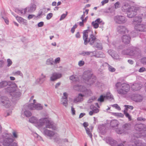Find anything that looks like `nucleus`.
Masks as SVG:
<instances>
[{"mask_svg":"<svg viewBox=\"0 0 146 146\" xmlns=\"http://www.w3.org/2000/svg\"><path fill=\"white\" fill-rule=\"evenodd\" d=\"M29 121L31 123H35V126L38 127L46 123V128H52L54 129H55L56 128V127H53L52 122H50L47 118H42L38 121L36 117H32L29 119Z\"/></svg>","mask_w":146,"mask_h":146,"instance_id":"1","label":"nucleus"},{"mask_svg":"<svg viewBox=\"0 0 146 146\" xmlns=\"http://www.w3.org/2000/svg\"><path fill=\"white\" fill-rule=\"evenodd\" d=\"M83 38L85 44H86L88 42L91 44H93L96 39L95 36L93 34L92 31L90 29L83 31Z\"/></svg>","mask_w":146,"mask_h":146,"instance_id":"2","label":"nucleus"},{"mask_svg":"<svg viewBox=\"0 0 146 146\" xmlns=\"http://www.w3.org/2000/svg\"><path fill=\"white\" fill-rule=\"evenodd\" d=\"M115 86L118 93L120 94H126L130 90V86L127 83L121 84L118 82L116 84Z\"/></svg>","mask_w":146,"mask_h":146,"instance_id":"3","label":"nucleus"},{"mask_svg":"<svg viewBox=\"0 0 146 146\" xmlns=\"http://www.w3.org/2000/svg\"><path fill=\"white\" fill-rule=\"evenodd\" d=\"M83 78L86 83L90 85L93 84L96 79L95 77L91 76L90 73L87 72H84Z\"/></svg>","mask_w":146,"mask_h":146,"instance_id":"4","label":"nucleus"},{"mask_svg":"<svg viewBox=\"0 0 146 146\" xmlns=\"http://www.w3.org/2000/svg\"><path fill=\"white\" fill-rule=\"evenodd\" d=\"M36 102L35 100H33V103L29 105L28 106L30 110H33L36 109L37 110H40L42 109V107L40 104H35Z\"/></svg>","mask_w":146,"mask_h":146,"instance_id":"5","label":"nucleus"},{"mask_svg":"<svg viewBox=\"0 0 146 146\" xmlns=\"http://www.w3.org/2000/svg\"><path fill=\"white\" fill-rule=\"evenodd\" d=\"M138 9L134 7H132L128 9L127 12L128 17L129 18H132L136 15Z\"/></svg>","mask_w":146,"mask_h":146,"instance_id":"6","label":"nucleus"},{"mask_svg":"<svg viewBox=\"0 0 146 146\" xmlns=\"http://www.w3.org/2000/svg\"><path fill=\"white\" fill-rule=\"evenodd\" d=\"M114 20L116 23L119 24H123L126 21L125 17L121 15H117L115 16Z\"/></svg>","mask_w":146,"mask_h":146,"instance_id":"7","label":"nucleus"},{"mask_svg":"<svg viewBox=\"0 0 146 146\" xmlns=\"http://www.w3.org/2000/svg\"><path fill=\"white\" fill-rule=\"evenodd\" d=\"M62 74L60 73L56 72L53 73L52 74L50 78V80L51 81H54L62 77Z\"/></svg>","mask_w":146,"mask_h":146,"instance_id":"8","label":"nucleus"},{"mask_svg":"<svg viewBox=\"0 0 146 146\" xmlns=\"http://www.w3.org/2000/svg\"><path fill=\"white\" fill-rule=\"evenodd\" d=\"M102 23V24H104V23L103 22L101 19L100 18L98 19L95 21H93L92 22V25L95 29H97L99 27V25L100 23Z\"/></svg>","mask_w":146,"mask_h":146,"instance_id":"9","label":"nucleus"},{"mask_svg":"<svg viewBox=\"0 0 146 146\" xmlns=\"http://www.w3.org/2000/svg\"><path fill=\"white\" fill-rule=\"evenodd\" d=\"M135 28L137 31H143L146 30V26L144 25L139 24L135 25Z\"/></svg>","mask_w":146,"mask_h":146,"instance_id":"10","label":"nucleus"},{"mask_svg":"<svg viewBox=\"0 0 146 146\" xmlns=\"http://www.w3.org/2000/svg\"><path fill=\"white\" fill-rule=\"evenodd\" d=\"M141 87V85L140 84L134 83L131 86V89L133 91H136L140 90Z\"/></svg>","mask_w":146,"mask_h":146,"instance_id":"11","label":"nucleus"},{"mask_svg":"<svg viewBox=\"0 0 146 146\" xmlns=\"http://www.w3.org/2000/svg\"><path fill=\"white\" fill-rule=\"evenodd\" d=\"M117 30L118 33L121 34H123L125 33L127 30L125 27L123 26H120L117 27Z\"/></svg>","mask_w":146,"mask_h":146,"instance_id":"12","label":"nucleus"},{"mask_svg":"<svg viewBox=\"0 0 146 146\" xmlns=\"http://www.w3.org/2000/svg\"><path fill=\"white\" fill-rule=\"evenodd\" d=\"M13 141V140L11 138H6L3 141V145L4 146H9Z\"/></svg>","mask_w":146,"mask_h":146,"instance_id":"13","label":"nucleus"},{"mask_svg":"<svg viewBox=\"0 0 146 146\" xmlns=\"http://www.w3.org/2000/svg\"><path fill=\"white\" fill-rule=\"evenodd\" d=\"M2 104H4V105H5L6 107L8 108L9 107V105H7L10 104V102L8 100V99L5 97H3L1 100Z\"/></svg>","mask_w":146,"mask_h":146,"instance_id":"14","label":"nucleus"},{"mask_svg":"<svg viewBox=\"0 0 146 146\" xmlns=\"http://www.w3.org/2000/svg\"><path fill=\"white\" fill-rule=\"evenodd\" d=\"M63 95L64 98H62V104L66 107L68 105L67 99L68 95L66 92L64 93Z\"/></svg>","mask_w":146,"mask_h":146,"instance_id":"15","label":"nucleus"},{"mask_svg":"<svg viewBox=\"0 0 146 146\" xmlns=\"http://www.w3.org/2000/svg\"><path fill=\"white\" fill-rule=\"evenodd\" d=\"M134 142L133 143H134V145H133V144H129V145L128 146H146V145L145 143H140L139 141L137 139H136L134 141H133Z\"/></svg>","mask_w":146,"mask_h":146,"instance_id":"16","label":"nucleus"},{"mask_svg":"<svg viewBox=\"0 0 146 146\" xmlns=\"http://www.w3.org/2000/svg\"><path fill=\"white\" fill-rule=\"evenodd\" d=\"M73 88L76 90L82 92H85L86 90V89L85 87L82 86H79L77 85H75L74 87Z\"/></svg>","mask_w":146,"mask_h":146,"instance_id":"17","label":"nucleus"},{"mask_svg":"<svg viewBox=\"0 0 146 146\" xmlns=\"http://www.w3.org/2000/svg\"><path fill=\"white\" fill-rule=\"evenodd\" d=\"M122 42L124 43L127 44L129 42L130 37L128 36L124 35L122 37Z\"/></svg>","mask_w":146,"mask_h":146,"instance_id":"18","label":"nucleus"},{"mask_svg":"<svg viewBox=\"0 0 146 146\" xmlns=\"http://www.w3.org/2000/svg\"><path fill=\"white\" fill-rule=\"evenodd\" d=\"M142 21V18L141 17H136L134 19V22L136 25L140 24Z\"/></svg>","mask_w":146,"mask_h":146,"instance_id":"19","label":"nucleus"},{"mask_svg":"<svg viewBox=\"0 0 146 146\" xmlns=\"http://www.w3.org/2000/svg\"><path fill=\"white\" fill-rule=\"evenodd\" d=\"M44 133L46 135L49 137H52L54 135V133L53 132L47 129L44 130Z\"/></svg>","mask_w":146,"mask_h":146,"instance_id":"20","label":"nucleus"},{"mask_svg":"<svg viewBox=\"0 0 146 146\" xmlns=\"http://www.w3.org/2000/svg\"><path fill=\"white\" fill-rule=\"evenodd\" d=\"M84 96V95L79 94L78 95V96L74 100V102H77L82 101L83 100V97Z\"/></svg>","mask_w":146,"mask_h":146,"instance_id":"21","label":"nucleus"},{"mask_svg":"<svg viewBox=\"0 0 146 146\" xmlns=\"http://www.w3.org/2000/svg\"><path fill=\"white\" fill-rule=\"evenodd\" d=\"M133 51L130 48L126 50H125L123 53L124 54H128L130 55H133Z\"/></svg>","mask_w":146,"mask_h":146,"instance_id":"22","label":"nucleus"},{"mask_svg":"<svg viewBox=\"0 0 146 146\" xmlns=\"http://www.w3.org/2000/svg\"><path fill=\"white\" fill-rule=\"evenodd\" d=\"M90 108L95 113H97L99 112V110L93 105H91L90 106Z\"/></svg>","mask_w":146,"mask_h":146,"instance_id":"23","label":"nucleus"},{"mask_svg":"<svg viewBox=\"0 0 146 146\" xmlns=\"http://www.w3.org/2000/svg\"><path fill=\"white\" fill-rule=\"evenodd\" d=\"M118 122L116 120H112L110 123V125L112 127L117 126L118 124Z\"/></svg>","mask_w":146,"mask_h":146,"instance_id":"24","label":"nucleus"},{"mask_svg":"<svg viewBox=\"0 0 146 146\" xmlns=\"http://www.w3.org/2000/svg\"><path fill=\"white\" fill-rule=\"evenodd\" d=\"M142 97L141 96L138 95L135 97L134 101L136 102H140L142 101Z\"/></svg>","mask_w":146,"mask_h":146,"instance_id":"25","label":"nucleus"},{"mask_svg":"<svg viewBox=\"0 0 146 146\" xmlns=\"http://www.w3.org/2000/svg\"><path fill=\"white\" fill-rule=\"evenodd\" d=\"M85 130L87 134L91 139H92V135L90 129L88 128H86Z\"/></svg>","mask_w":146,"mask_h":146,"instance_id":"26","label":"nucleus"},{"mask_svg":"<svg viewBox=\"0 0 146 146\" xmlns=\"http://www.w3.org/2000/svg\"><path fill=\"white\" fill-rule=\"evenodd\" d=\"M7 85V83L6 82L3 81L0 83V88H2L6 86Z\"/></svg>","mask_w":146,"mask_h":146,"instance_id":"27","label":"nucleus"},{"mask_svg":"<svg viewBox=\"0 0 146 146\" xmlns=\"http://www.w3.org/2000/svg\"><path fill=\"white\" fill-rule=\"evenodd\" d=\"M16 19L19 22H24V21H26V20L23 19L21 17L18 16H17L16 17Z\"/></svg>","mask_w":146,"mask_h":146,"instance_id":"28","label":"nucleus"},{"mask_svg":"<svg viewBox=\"0 0 146 146\" xmlns=\"http://www.w3.org/2000/svg\"><path fill=\"white\" fill-rule=\"evenodd\" d=\"M104 96L103 95H102L100 96L99 98L98 99V101L100 102H103L104 101Z\"/></svg>","mask_w":146,"mask_h":146,"instance_id":"29","label":"nucleus"},{"mask_svg":"<svg viewBox=\"0 0 146 146\" xmlns=\"http://www.w3.org/2000/svg\"><path fill=\"white\" fill-rule=\"evenodd\" d=\"M24 114L27 117L30 116L31 115V113L28 111H25L24 112Z\"/></svg>","mask_w":146,"mask_h":146,"instance_id":"30","label":"nucleus"},{"mask_svg":"<svg viewBox=\"0 0 146 146\" xmlns=\"http://www.w3.org/2000/svg\"><path fill=\"white\" fill-rule=\"evenodd\" d=\"M70 79L74 81H77L78 80V78L75 77L74 76H71L70 78Z\"/></svg>","mask_w":146,"mask_h":146,"instance_id":"31","label":"nucleus"},{"mask_svg":"<svg viewBox=\"0 0 146 146\" xmlns=\"http://www.w3.org/2000/svg\"><path fill=\"white\" fill-rule=\"evenodd\" d=\"M53 14L52 13H50L47 15L46 18L47 19H50L52 16Z\"/></svg>","mask_w":146,"mask_h":146,"instance_id":"32","label":"nucleus"},{"mask_svg":"<svg viewBox=\"0 0 146 146\" xmlns=\"http://www.w3.org/2000/svg\"><path fill=\"white\" fill-rule=\"evenodd\" d=\"M60 61V58L59 57H58L54 60V62H53L54 64L59 63Z\"/></svg>","mask_w":146,"mask_h":146,"instance_id":"33","label":"nucleus"},{"mask_svg":"<svg viewBox=\"0 0 146 146\" xmlns=\"http://www.w3.org/2000/svg\"><path fill=\"white\" fill-rule=\"evenodd\" d=\"M109 70L111 72H114L115 71V69L110 66H109Z\"/></svg>","mask_w":146,"mask_h":146,"instance_id":"34","label":"nucleus"},{"mask_svg":"<svg viewBox=\"0 0 146 146\" xmlns=\"http://www.w3.org/2000/svg\"><path fill=\"white\" fill-rule=\"evenodd\" d=\"M116 131L118 134H121L123 133V130H121L120 129L117 128L116 129Z\"/></svg>","mask_w":146,"mask_h":146,"instance_id":"35","label":"nucleus"},{"mask_svg":"<svg viewBox=\"0 0 146 146\" xmlns=\"http://www.w3.org/2000/svg\"><path fill=\"white\" fill-rule=\"evenodd\" d=\"M7 66H10L12 64V62L11 60L9 59H8L7 60Z\"/></svg>","mask_w":146,"mask_h":146,"instance_id":"36","label":"nucleus"},{"mask_svg":"<svg viewBox=\"0 0 146 146\" xmlns=\"http://www.w3.org/2000/svg\"><path fill=\"white\" fill-rule=\"evenodd\" d=\"M124 114H125V116L127 117L128 118L129 120H131V117L130 116L129 114L127 112H125Z\"/></svg>","mask_w":146,"mask_h":146,"instance_id":"37","label":"nucleus"},{"mask_svg":"<svg viewBox=\"0 0 146 146\" xmlns=\"http://www.w3.org/2000/svg\"><path fill=\"white\" fill-rule=\"evenodd\" d=\"M67 13H66V14H62L60 18V20H62L67 15Z\"/></svg>","mask_w":146,"mask_h":146,"instance_id":"38","label":"nucleus"},{"mask_svg":"<svg viewBox=\"0 0 146 146\" xmlns=\"http://www.w3.org/2000/svg\"><path fill=\"white\" fill-rule=\"evenodd\" d=\"M120 3L119 2H117L115 4V8H117L119 7Z\"/></svg>","mask_w":146,"mask_h":146,"instance_id":"39","label":"nucleus"},{"mask_svg":"<svg viewBox=\"0 0 146 146\" xmlns=\"http://www.w3.org/2000/svg\"><path fill=\"white\" fill-rule=\"evenodd\" d=\"M124 106L127 108L131 110H133V107L132 106L125 105Z\"/></svg>","mask_w":146,"mask_h":146,"instance_id":"40","label":"nucleus"},{"mask_svg":"<svg viewBox=\"0 0 146 146\" xmlns=\"http://www.w3.org/2000/svg\"><path fill=\"white\" fill-rule=\"evenodd\" d=\"M104 97L105 98H106L107 99H109L111 98V96L110 93H109L107 94L106 96H104Z\"/></svg>","mask_w":146,"mask_h":146,"instance_id":"41","label":"nucleus"},{"mask_svg":"<svg viewBox=\"0 0 146 146\" xmlns=\"http://www.w3.org/2000/svg\"><path fill=\"white\" fill-rule=\"evenodd\" d=\"M14 75H21L22 74L21 73L20 71H18L13 73Z\"/></svg>","mask_w":146,"mask_h":146,"instance_id":"42","label":"nucleus"},{"mask_svg":"<svg viewBox=\"0 0 146 146\" xmlns=\"http://www.w3.org/2000/svg\"><path fill=\"white\" fill-rule=\"evenodd\" d=\"M89 125V124L88 122H84L83 123V125L84 127L85 128V129H86V128H87V127H88Z\"/></svg>","mask_w":146,"mask_h":146,"instance_id":"43","label":"nucleus"},{"mask_svg":"<svg viewBox=\"0 0 146 146\" xmlns=\"http://www.w3.org/2000/svg\"><path fill=\"white\" fill-rule=\"evenodd\" d=\"M84 62L83 61H80L78 62V65L80 66H82L84 65Z\"/></svg>","mask_w":146,"mask_h":146,"instance_id":"44","label":"nucleus"},{"mask_svg":"<svg viewBox=\"0 0 146 146\" xmlns=\"http://www.w3.org/2000/svg\"><path fill=\"white\" fill-rule=\"evenodd\" d=\"M109 1V0H104L102 1L101 3L102 5H104L105 4L107 3Z\"/></svg>","mask_w":146,"mask_h":146,"instance_id":"45","label":"nucleus"},{"mask_svg":"<svg viewBox=\"0 0 146 146\" xmlns=\"http://www.w3.org/2000/svg\"><path fill=\"white\" fill-rule=\"evenodd\" d=\"M113 107H115L116 108H117L118 109H120V107L118 106V105L117 104H114L112 106Z\"/></svg>","mask_w":146,"mask_h":146,"instance_id":"46","label":"nucleus"},{"mask_svg":"<svg viewBox=\"0 0 146 146\" xmlns=\"http://www.w3.org/2000/svg\"><path fill=\"white\" fill-rule=\"evenodd\" d=\"M145 70V68L144 67H142L139 69V72H143Z\"/></svg>","mask_w":146,"mask_h":146,"instance_id":"47","label":"nucleus"},{"mask_svg":"<svg viewBox=\"0 0 146 146\" xmlns=\"http://www.w3.org/2000/svg\"><path fill=\"white\" fill-rule=\"evenodd\" d=\"M43 25L44 23L43 22H41L38 24V27H40L42 26Z\"/></svg>","mask_w":146,"mask_h":146,"instance_id":"48","label":"nucleus"},{"mask_svg":"<svg viewBox=\"0 0 146 146\" xmlns=\"http://www.w3.org/2000/svg\"><path fill=\"white\" fill-rule=\"evenodd\" d=\"M13 134L14 137L17 138V135L16 131H14L13 132Z\"/></svg>","mask_w":146,"mask_h":146,"instance_id":"49","label":"nucleus"},{"mask_svg":"<svg viewBox=\"0 0 146 146\" xmlns=\"http://www.w3.org/2000/svg\"><path fill=\"white\" fill-rule=\"evenodd\" d=\"M86 22V21H82V22H80V23H79V25H80V26H83L84 25V22Z\"/></svg>","mask_w":146,"mask_h":146,"instance_id":"50","label":"nucleus"},{"mask_svg":"<svg viewBox=\"0 0 146 146\" xmlns=\"http://www.w3.org/2000/svg\"><path fill=\"white\" fill-rule=\"evenodd\" d=\"M71 111L73 115H74L75 114V111L74 108L73 107H71Z\"/></svg>","mask_w":146,"mask_h":146,"instance_id":"51","label":"nucleus"},{"mask_svg":"<svg viewBox=\"0 0 146 146\" xmlns=\"http://www.w3.org/2000/svg\"><path fill=\"white\" fill-rule=\"evenodd\" d=\"M76 36L77 38H79L80 37V35L79 32H77L76 34Z\"/></svg>","mask_w":146,"mask_h":146,"instance_id":"52","label":"nucleus"},{"mask_svg":"<svg viewBox=\"0 0 146 146\" xmlns=\"http://www.w3.org/2000/svg\"><path fill=\"white\" fill-rule=\"evenodd\" d=\"M85 114L84 113H81L79 115V118H80L82 117L84 115H85Z\"/></svg>","mask_w":146,"mask_h":146,"instance_id":"53","label":"nucleus"},{"mask_svg":"<svg viewBox=\"0 0 146 146\" xmlns=\"http://www.w3.org/2000/svg\"><path fill=\"white\" fill-rule=\"evenodd\" d=\"M89 113L90 115H92L94 113H94V112L92 110L91 111H90L89 112Z\"/></svg>","mask_w":146,"mask_h":146,"instance_id":"54","label":"nucleus"},{"mask_svg":"<svg viewBox=\"0 0 146 146\" xmlns=\"http://www.w3.org/2000/svg\"><path fill=\"white\" fill-rule=\"evenodd\" d=\"M10 146H17V143H14L11 144Z\"/></svg>","mask_w":146,"mask_h":146,"instance_id":"55","label":"nucleus"},{"mask_svg":"<svg viewBox=\"0 0 146 146\" xmlns=\"http://www.w3.org/2000/svg\"><path fill=\"white\" fill-rule=\"evenodd\" d=\"M60 82H58V83H57L56 84V85H55V88H57L60 85Z\"/></svg>","mask_w":146,"mask_h":146,"instance_id":"56","label":"nucleus"},{"mask_svg":"<svg viewBox=\"0 0 146 146\" xmlns=\"http://www.w3.org/2000/svg\"><path fill=\"white\" fill-rule=\"evenodd\" d=\"M4 19L6 23L7 24H8L9 22L8 20L7 19H5L4 18Z\"/></svg>","mask_w":146,"mask_h":146,"instance_id":"57","label":"nucleus"},{"mask_svg":"<svg viewBox=\"0 0 146 146\" xmlns=\"http://www.w3.org/2000/svg\"><path fill=\"white\" fill-rule=\"evenodd\" d=\"M128 62L131 64H133V61L131 60H128Z\"/></svg>","mask_w":146,"mask_h":146,"instance_id":"58","label":"nucleus"},{"mask_svg":"<svg viewBox=\"0 0 146 146\" xmlns=\"http://www.w3.org/2000/svg\"><path fill=\"white\" fill-rule=\"evenodd\" d=\"M84 15H82L81 17V19L82 20V21H85V20L84 19Z\"/></svg>","mask_w":146,"mask_h":146,"instance_id":"59","label":"nucleus"},{"mask_svg":"<svg viewBox=\"0 0 146 146\" xmlns=\"http://www.w3.org/2000/svg\"><path fill=\"white\" fill-rule=\"evenodd\" d=\"M33 15H29L28 16V18L29 19H31L33 17Z\"/></svg>","mask_w":146,"mask_h":146,"instance_id":"60","label":"nucleus"},{"mask_svg":"<svg viewBox=\"0 0 146 146\" xmlns=\"http://www.w3.org/2000/svg\"><path fill=\"white\" fill-rule=\"evenodd\" d=\"M10 79L11 80H14L15 79V78L12 76H11L10 77Z\"/></svg>","mask_w":146,"mask_h":146,"instance_id":"61","label":"nucleus"},{"mask_svg":"<svg viewBox=\"0 0 146 146\" xmlns=\"http://www.w3.org/2000/svg\"><path fill=\"white\" fill-rule=\"evenodd\" d=\"M56 3L55 2H53L52 3V5L53 6H55L56 5Z\"/></svg>","mask_w":146,"mask_h":146,"instance_id":"62","label":"nucleus"},{"mask_svg":"<svg viewBox=\"0 0 146 146\" xmlns=\"http://www.w3.org/2000/svg\"><path fill=\"white\" fill-rule=\"evenodd\" d=\"M75 31V29L72 28L71 29V32L72 33H73Z\"/></svg>","mask_w":146,"mask_h":146,"instance_id":"63","label":"nucleus"},{"mask_svg":"<svg viewBox=\"0 0 146 146\" xmlns=\"http://www.w3.org/2000/svg\"><path fill=\"white\" fill-rule=\"evenodd\" d=\"M3 63V62L2 61H0V67L2 66V65Z\"/></svg>","mask_w":146,"mask_h":146,"instance_id":"64","label":"nucleus"}]
</instances>
